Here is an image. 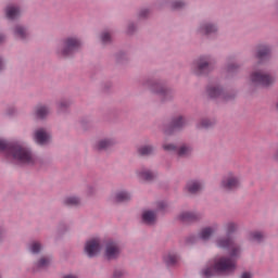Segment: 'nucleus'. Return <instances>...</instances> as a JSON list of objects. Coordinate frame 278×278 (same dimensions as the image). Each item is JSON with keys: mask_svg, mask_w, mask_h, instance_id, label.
Here are the masks:
<instances>
[{"mask_svg": "<svg viewBox=\"0 0 278 278\" xmlns=\"http://www.w3.org/2000/svg\"><path fill=\"white\" fill-rule=\"evenodd\" d=\"M218 229L217 226H212V227H205L202 228L199 232L194 241L197 240H210L212 238V235Z\"/></svg>", "mask_w": 278, "mask_h": 278, "instance_id": "obj_9", "label": "nucleus"}, {"mask_svg": "<svg viewBox=\"0 0 278 278\" xmlns=\"http://www.w3.org/2000/svg\"><path fill=\"white\" fill-rule=\"evenodd\" d=\"M163 94H166V89L162 88L161 91Z\"/></svg>", "mask_w": 278, "mask_h": 278, "instance_id": "obj_43", "label": "nucleus"}, {"mask_svg": "<svg viewBox=\"0 0 278 278\" xmlns=\"http://www.w3.org/2000/svg\"><path fill=\"white\" fill-rule=\"evenodd\" d=\"M87 244H101V239L99 237H93L87 241Z\"/></svg>", "mask_w": 278, "mask_h": 278, "instance_id": "obj_34", "label": "nucleus"}, {"mask_svg": "<svg viewBox=\"0 0 278 278\" xmlns=\"http://www.w3.org/2000/svg\"><path fill=\"white\" fill-rule=\"evenodd\" d=\"M163 149H164V151H175V149H177V148L173 144H164Z\"/></svg>", "mask_w": 278, "mask_h": 278, "instance_id": "obj_36", "label": "nucleus"}, {"mask_svg": "<svg viewBox=\"0 0 278 278\" xmlns=\"http://www.w3.org/2000/svg\"><path fill=\"white\" fill-rule=\"evenodd\" d=\"M127 270L125 268H116L113 271V278H125Z\"/></svg>", "mask_w": 278, "mask_h": 278, "instance_id": "obj_28", "label": "nucleus"}, {"mask_svg": "<svg viewBox=\"0 0 278 278\" xmlns=\"http://www.w3.org/2000/svg\"><path fill=\"white\" fill-rule=\"evenodd\" d=\"M51 136L49 135V132H47V130L45 129H38L35 132V140L38 144H47V142H49Z\"/></svg>", "mask_w": 278, "mask_h": 278, "instance_id": "obj_10", "label": "nucleus"}, {"mask_svg": "<svg viewBox=\"0 0 278 278\" xmlns=\"http://www.w3.org/2000/svg\"><path fill=\"white\" fill-rule=\"evenodd\" d=\"M36 114H37L38 118H45V116H47V114H49V109L47 106H38L36 109Z\"/></svg>", "mask_w": 278, "mask_h": 278, "instance_id": "obj_25", "label": "nucleus"}, {"mask_svg": "<svg viewBox=\"0 0 278 278\" xmlns=\"http://www.w3.org/2000/svg\"><path fill=\"white\" fill-rule=\"evenodd\" d=\"M190 147L187 146H182L179 150H178V155L184 156V155H189L190 154Z\"/></svg>", "mask_w": 278, "mask_h": 278, "instance_id": "obj_32", "label": "nucleus"}, {"mask_svg": "<svg viewBox=\"0 0 278 278\" xmlns=\"http://www.w3.org/2000/svg\"><path fill=\"white\" fill-rule=\"evenodd\" d=\"M201 29L203 34H214V31H216V26L212 24H205Z\"/></svg>", "mask_w": 278, "mask_h": 278, "instance_id": "obj_29", "label": "nucleus"}, {"mask_svg": "<svg viewBox=\"0 0 278 278\" xmlns=\"http://www.w3.org/2000/svg\"><path fill=\"white\" fill-rule=\"evenodd\" d=\"M51 264V258L42 257L35 264V270L47 268Z\"/></svg>", "mask_w": 278, "mask_h": 278, "instance_id": "obj_20", "label": "nucleus"}, {"mask_svg": "<svg viewBox=\"0 0 278 278\" xmlns=\"http://www.w3.org/2000/svg\"><path fill=\"white\" fill-rule=\"evenodd\" d=\"M202 188H203V185H201V182H199L197 180H191L187 184V190L191 194H197V192H200V190H202Z\"/></svg>", "mask_w": 278, "mask_h": 278, "instance_id": "obj_15", "label": "nucleus"}, {"mask_svg": "<svg viewBox=\"0 0 278 278\" xmlns=\"http://www.w3.org/2000/svg\"><path fill=\"white\" fill-rule=\"evenodd\" d=\"M101 40L104 45H106V42H110V40H112L110 33H103L101 36Z\"/></svg>", "mask_w": 278, "mask_h": 278, "instance_id": "obj_33", "label": "nucleus"}, {"mask_svg": "<svg viewBox=\"0 0 278 278\" xmlns=\"http://www.w3.org/2000/svg\"><path fill=\"white\" fill-rule=\"evenodd\" d=\"M250 79L254 86H270L275 81V78L262 71L253 72Z\"/></svg>", "mask_w": 278, "mask_h": 278, "instance_id": "obj_3", "label": "nucleus"}, {"mask_svg": "<svg viewBox=\"0 0 278 278\" xmlns=\"http://www.w3.org/2000/svg\"><path fill=\"white\" fill-rule=\"evenodd\" d=\"M155 212L153 211H146L142 214V220L143 223H146L147 225H153V223H155Z\"/></svg>", "mask_w": 278, "mask_h": 278, "instance_id": "obj_16", "label": "nucleus"}, {"mask_svg": "<svg viewBox=\"0 0 278 278\" xmlns=\"http://www.w3.org/2000/svg\"><path fill=\"white\" fill-rule=\"evenodd\" d=\"M212 125V123L210 122V119H203L200 123V127H210Z\"/></svg>", "mask_w": 278, "mask_h": 278, "instance_id": "obj_37", "label": "nucleus"}, {"mask_svg": "<svg viewBox=\"0 0 278 278\" xmlns=\"http://www.w3.org/2000/svg\"><path fill=\"white\" fill-rule=\"evenodd\" d=\"M80 47H81V41L77 38L71 37L64 41V49L62 50L61 53L64 56L73 55L75 51H79Z\"/></svg>", "mask_w": 278, "mask_h": 278, "instance_id": "obj_4", "label": "nucleus"}, {"mask_svg": "<svg viewBox=\"0 0 278 278\" xmlns=\"http://www.w3.org/2000/svg\"><path fill=\"white\" fill-rule=\"evenodd\" d=\"M166 266H176L179 263V254L177 252H169L164 255Z\"/></svg>", "mask_w": 278, "mask_h": 278, "instance_id": "obj_12", "label": "nucleus"}, {"mask_svg": "<svg viewBox=\"0 0 278 278\" xmlns=\"http://www.w3.org/2000/svg\"><path fill=\"white\" fill-rule=\"evenodd\" d=\"M184 125H186V121L181 116L173 121V129H181Z\"/></svg>", "mask_w": 278, "mask_h": 278, "instance_id": "obj_27", "label": "nucleus"}, {"mask_svg": "<svg viewBox=\"0 0 278 278\" xmlns=\"http://www.w3.org/2000/svg\"><path fill=\"white\" fill-rule=\"evenodd\" d=\"M210 68H212V65L210 64V58L207 56L201 58L195 62V75H203L207 73Z\"/></svg>", "mask_w": 278, "mask_h": 278, "instance_id": "obj_5", "label": "nucleus"}, {"mask_svg": "<svg viewBox=\"0 0 278 278\" xmlns=\"http://www.w3.org/2000/svg\"><path fill=\"white\" fill-rule=\"evenodd\" d=\"M227 252V256H220L214 264V266L204 267L200 275L202 278H212L216 273L219 275H233L236 268H238V257L242 253V249L239 245L226 244L222 245Z\"/></svg>", "mask_w": 278, "mask_h": 278, "instance_id": "obj_1", "label": "nucleus"}, {"mask_svg": "<svg viewBox=\"0 0 278 278\" xmlns=\"http://www.w3.org/2000/svg\"><path fill=\"white\" fill-rule=\"evenodd\" d=\"M15 36H18L20 38H25V36H27V30H25L23 26H17L15 28Z\"/></svg>", "mask_w": 278, "mask_h": 278, "instance_id": "obj_31", "label": "nucleus"}, {"mask_svg": "<svg viewBox=\"0 0 278 278\" xmlns=\"http://www.w3.org/2000/svg\"><path fill=\"white\" fill-rule=\"evenodd\" d=\"M223 244H231V239H227V241L224 242Z\"/></svg>", "mask_w": 278, "mask_h": 278, "instance_id": "obj_42", "label": "nucleus"}, {"mask_svg": "<svg viewBox=\"0 0 278 278\" xmlns=\"http://www.w3.org/2000/svg\"><path fill=\"white\" fill-rule=\"evenodd\" d=\"M7 17L10 21H14V18H17V16H21V10L17 7L9 5L5 10Z\"/></svg>", "mask_w": 278, "mask_h": 278, "instance_id": "obj_14", "label": "nucleus"}, {"mask_svg": "<svg viewBox=\"0 0 278 278\" xmlns=\"http://www.w3.org/2000/svg\"><path fill=\"white\" fill-rule=\"evenodd\" d=\"M233 67H235V65H229V66H228V71H229V72L233 71Z\"/></svg>", "mask_w": 278, "mask_h": 278, "instance_id": "obj_41", "label": "nucleus"}, {"mask_svg": "<svg viewBox=\"0 0 278 278\" xmlns=\"http://www.w3.org/2000/svg\"><path fill=\"white\" fill-rule=\"evenodd\" d=\"M238 186H240V180L233 175H228L222 181V187L224 190H236Z\"/></svg>", "mask_w": 278, "mask_h": 278, "instance_id": "obj_6", "label": "nucleus"}, {"mask_svg": "<svg viewBox=\"0 0 278 278\" xmlns=\"http://www.w3.org/2000/svg\"><path fill=\"white\" fill-rule=\"evenodd\" d=\"M179 218L182 220V223H194V220H199V214L184 212L179 215Z\"/></svg>", "mask_w": 278, "mask_h": 278, "instance_id": "obj_13", "label": "nucleus"}, {"mask_svg": "<svg viewBox=\"0 0 278 278\" xmlns=\"http://www.w3.org/2000/svg\"><path fill=\"white\" fill-rule=\"evenodd\" d=\"M0 151H3L7 157H12V160H15V162H18L20 164H35L36 162L31 151L21 143H9L8 141L0 139Z\"/></svg>", "mask_w": 278, "mask_h": 278, "instance_id": "obj_2", "label": "nucleus"}, {"mask_svg": "<svg viewBox=\"0 0 278 278\" xmlns=\"http://www.w3.org/2000/svg\"><path fill=\"white\" fill-rule=\"evenodd\" d=\"M173 8L175 10H177L179 8H184V2L182 1H175V2H173Z\"/></svg>", "mask_w": 278, "mask_h": 278, "instance_id": "obj_35", "label": "nucleus"}, {"mask_svg": "<svg viewBox=\"0 0 278 278\" xmlns=\"http://www.w3.org/2000/svg\"><path fill=\"white\" fill-rule=\"evenodd\" d=\"M5 40V36L0 35V42H3Z\"/></svg>", "mask_w": 278, "mask_h": 278, "instance_id": "obj_40", "label": "nucleus"}, {"mask_svg": "<svg viewBox=\"0 0 278 278\" xmlns=\"http://www.w3.org/2000/svg\"><path fill=\"white\" fill-rule=\"evenodd\" d=\"M63 278H79V277H77V275H75V274H67V275L63 276Z\"/></svg>", "mask_w": 278, "mask_h": 278, "instance_id": "obj_39", "label": "nucleus"}, {"mask_svg": "<svg viewBox=\"0 0 278 278\" xmlns=\"http://www.w3.org/2000/svg\"><path fill=\"white\" fill-rule=\"evenodd\" d=\"M240 278H253V275L249 271H244L243 274H241Z\"/></svg>", "mask_w": 278, "mask_h": 278, "instance_id": "obj_38", "label": "nucleus"}, {"mask_svg": "<svg viewBox=\"0 0 278 278\" xmlns=\"http://www.w3.org/2000/svg\"><path fill=\"white\" fill-rule=\"evenodd\" d=\"M225 230H226V233H228V236L230 233H236V231H238V224L233 222H229L228 224L225 225Z\"/></svg>", "mask_w": 278, "mask_h": 278, "instance_id": "obj_23", "label": "nucleus"}, {"mask_svg": "<svg viewBox=\"0 0 278 278\" xmlns=\"http://www.w3.org/2000/svg\"><path fill=\"white\" fill-rule=\"evenodd\" d=\"M0 278H3V275L0 274Z\"/></svg>", "mask_w": 278, "mask_h": 278, "instance_id": "obj_45", "label": "nucleus"}, {"mask_svg": "<svg viewBox=\"0 0 278 278\" xmlns=\"http://www.w3.org/2000/svg\"><path fill=\"white\" fill-rule=\"evenodd\" d=\"M207 94L211 99H218V97L223 98L227 101V94L224 93L223 89L218 85H211L207 87Z\"/></svg>", "mask_w": 278, "mask_h": 278, "instance_id": "obj_8", "label": "nucleus"}, {"mask_svg": "<svg viewBox=\"0 0 278 278\" xmlns=\"http://www.w3.org/2000/svg\"><path fill=\"white\" fill-rule=\"evenodd\" d=\"M139 177L144 181H151L152 179H154L155 174H153V172L143 169L139 173Z\"/></svg>", "mask_w": 278, "mask_h": 278, "instance_id": "obj_22", "label": "nucleus"}, {"mask_svg": "<svg viewBox=\"0 0 278 278\" xmlns=\"http://www.w3.org/2000/svg\"><path fill=\"white\" fill-rule=\"evenodd\" d=\"M28 250L30 251V253H33V255H38V253H40V251H42V245L40 244H31Z\"/></svg>", "mask_w": 278, "mask_h": 278, "instance_id": "obj_30", "label": "nucleus"}, {"mask_svg": "<svg viewBox=\"0 0 278 278\" xmlns=\"http://www.w3.org/2000/svg\"><path fill=\"white\" fill-rule=\"evenodd\" d=\"M270 55V48L267 46H261L257 51L258 60H264Z\"/></svg>", "mask_w": 278, "mask_h": 278, "instance_id": "obj_19", "label": "nucleus"}, {"mask_svg": "<svg viewBox=\"0 0 278 278\" xmlns=\"http://www.w3.org/2000/svg\"><path fill=\"white\" fill-rule=\"evenodd\" d=\"M3 68V61L0 60V71Z\"/></svg>", "mask_w": 278, "mask_h": 278, "instance_id": "obj_44", "label": "nucleus"}, {"mask_svg": "<svg viewBox=\"0 0 278 278\" xmlns=\"http://www.w3.org/2000/svg\"><path fill=\"white\" fill-rule=\"evenodd\" d=\"M139 155H151L153 153V147L151 146H143L138 150Z\"/></svg>", "mask_w": 278, "mask_h": 278, "instance_id": "obj_26", "label": "nucleus"}, {"mask_svg": "<svg viewBox=\"0 0 278 278\" xmlns=\"http://www.w3.org/2000/svg\"><path fill=\"white\" fill-rule=\"evenodd\" d=\"M248 239L253 242H262V240H264V233H262V231H250L248 233Z\"/></svg>", "mask_w": 278, "mask_h": 278, "instance_id": "obj_18", "label": "nucleus"}, {"mask_svg": "<svg viewBox=\"0 0 278 278\" xmlns=\"http://www.w3.org/2000/svg\"><path fill=\"white\" fill-rule=\"evenodd\" d=\"M114 144V141L110 139H104L98 142L97 144V150L98 151H103V149H110Z\"/></svg>", "mask_w": 278, "mask_h": 278, "instance_id": "obj_21", "label": "nucleus"}, {"mask_svg": "<svg viewBox=\"0 0 278 278\" xmlns=\"http://www.w3.org/2000/svg\"><path fill=\"white\" fill-rule=\"evenodd\" d=\"M79 203H81V200L77 197H68L64 200V204L70 206L79 205Z\"/></svg>", "mask_w": 278, "mask_h": 278, "instance_id": "obj_24", "label": "nucleus"}, {"mask_svg": "<svg viewBox=\"0 0 278 278\" xmlns=\"http://www.w3.org/2000/svg\"><path fill=\"white\" fill-rule=\"evenodd\" d=\"M102 245L101 244H87L85 247V253L86 255H88L89 257H97V255L99 253H101L102 250Z\"/></svg>", "mask_w": 278, "mask_h": 278, "instance_id": "obj_11", "label": "nucleus"}, {"mask_svg": "<svg viewBox=\"0 0 278 278\" xmlns=\"http://www.w3.org/2000/svg\"><path fill=\"white\" fill-rule=\"evenodd\" d=\"M121 255V248L116 244H106L104 248V257L106 260H116Z\"/></svg>", "mask_w": 278, "mask_h": 278, "instance_id": "obj_7", "label": "nucleus"}, {"mask_svg": "<svg viewBox=\"0 0 278 278\" xmlns=\"http://www.w3.org/2000/svg\"><path fill=\"white\" fill-rule=\"evenodd\" d=\"M131 199V194H129L127 191H118L115 194V202L116 203H125Z\"/></svg>", "mask_w": 278, "mask_h": 278, "instance_id": "obj_17", "label": "nucleus"}]
</instances>
